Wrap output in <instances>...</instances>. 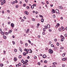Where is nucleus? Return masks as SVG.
I'll use <instances>...</instances> for the list:
<instances>
[{
	"label": "nucleus",
	"mask_w": 67,
	"mask_h": 67,
	"mask_svg": "<svg viewBox=\"0 0 67 67\" xmlns=\"http://www.w3.org/2000/svg\"><path fill=\"white\" fill-rule=\"evenodd\" d=\"M24 63L25 64V65H27L28 64L27 63V62H24Z\"/></svg>",
	"instance_id": "19"
},
{
	"label": "nucleus",
	"mask_w": 67,
	"mask_h": 67,
	"mask_svg": "<svg viewBox=\"0 0 67 67\" xmlns=\"http://www.w3.org/2000/svg\"><path fill=\"white\" fill-rule=\"evenodd\" d=\"M64 56H65V54L63 53V54H62V56H63V57H64Z\"/></svg>",
	"instance_id": "36"
},
{
	"label": "nucleus",
	"mask_w": 67,
	"mask_h": 67,
	"mask_svg": "<svg viewBox=\"0 0 67 67\" xmlns=\"http://www.w3.org/2000/svg\"><path fill=\"white\" fill-rule=\"evenodd\" d=\"M12 32V30H10V31H9V33H11Z\"/></svg>",
	"instance_id": "24"
},
{
	"label": "nucleus",
	"mask_w": 67,
	"mask_h": 67,
	"mask_svg": "<svg viewBox=\"0 0 67 67\" xmlns=\"http://www.w3.org/2000/svg\"><path fill=\"white\" fill-rule=\"evenodd\" d=\"M25 45L26 46H27V45H28V44H27V43H25Z\"/></svg>",
	"instance_id": "40"
},
{
	"label": "nucleus",
	"mask_w": 67,
	"mask_h": 67,
	"mask_svg": "<svg viewBox=\"0 0 67 67\" xmlns=\"http://www.w3.org/2000/svg\"><path fill=\"white\" fill-rule=\"evenodd\" d=\"M46 3H47V4H49V2H48L47 1Z\"/></svg>",
	"instance_id": "60"
},
{
	"label": "nucleus",
	"mask_w": 67,
	"mask_h": 67,
	"mask_svg": "<svg viewBox=\"0 0 67 67\" xmlns=\"http://www.w3.org/2000/svg\"><path fill=\"white\" fill-rule=\"evenodd\" d=\"M22 57V56L21 55H19V58H21Z\"/></svg>",
	"instance_id": "29"
},
{
	"label": "nucleus",
	"mask_w": 67,
	"mask_h": 67,
	"mask_svg": "<svg viewBox=\"0 0 67 67\" xmlns=\"http://www.w3.org/2000/svg\"><path fill=\"white\" fill-rule=\"evenodd\" d=\"M26 8L27 9H29V8H30V7H29V6H27Z\"/></svg>",
	"instance_id": "39"
},
{
	"label": "nucleus",
	"mask_w": 67,
	"mask_h": 67,
	"mask_svg": "<svg viewBox=\"0 0 67 67\" xmlns=\"http://www.w3.org/2000/svg\"><path fill=\"white\" fill-rule=\"evenodd\" d=\"M29 49H26V52H28V51H29Z\"/></svg>",
	"instance_id": "49"
},
{
	"label": "nucleus",
	"mask_w": 67,
	"mask_h": 67,
	"mask_svg": "<svg viewBox=\"0 0 67 67\" xmlns=\"http://www.w3.org/2000/svg\"><path fill=\"white\" fill-rule=\"evenodd\" d=\"M60 37L61 38H63V39L65 38V37H64L62 35Z\"/></svg>",
	"instance_id": "12"
},
{
	"label": "nucleus",
	"mask_w": 67,
	"mask_h": 67,
	"mask_svg": "<svg viewBox=\"0 0 67 67\" xmlns=\"http://www.w3.org/2000/svg\"><path fill=\"white\" fill-rule=\"evenodd\" d=\"M3 37L4 38V40H6L7 39V36H3Z\"/></svg>",
	"instance_id": "5"
},
{
	"label": "nucleus",
	"mask_w": 67,
	"mask_h": 67,
	"mask_svg": "<svg viewBox=\"0 0 67 67\" xmlns=\"http://www.w3.org/2000/svg\"><path fill=\"white\" fill-rule=\"evenodd\" d=\"M65 30H66V31L67 32V27H66L65 28Z\"/></svg>",
	"instance_id": "64"
},
{
	"label": "nucleus",
	"mask_w": 67,
	"mask_h": 67,
	"mask_svg": "<svg viewBox=\"0 0 67 67\" xmlns=\"http://www.w3.org/2000/svg\"><path fill=\"white\" fill-rule=\"evenodd\" d=\"M52 67H56V66L55 65H53L52 66Z\"/></svg>",
	"instance_id": "43"
},
{
	"label": "nucleus",
	"mask_w": 67,
	"mask_h": 67,
	"mask_svg": "<svg viewBox=\"0 0 67 67\" xmlns=\"http://www.w3.org/2000/svg\"><path fill=\"white\" fill-rule=\"evenodd\" d=\"M23 55L24 56H26V53L24 52Z\"/></svg>",
	"instance_id": "14"
},
{
	"label": "nucleus",
	"mask_w": 67,
	"mask_h": 67,
	"mask_svg": "<svg viewBox=\"0 0 67 67\" xmlns=\"http://www.w3.org/2000/svg\"><path fill=\"white\" fill-rule=\"evenodd\" d=\"M45 32H43L42 33V34L43 35H45Z\"/></svg>",
	"instance_id": "41"
},
{
	"label": "nucleus",
	"mask_w": 67,
	"mask_h": 67,
	"mask_svg": "<svg viewBox=\"0 0 67 67\" xmlns=\"http://www.w3.org/2000/svg\"><path fill=\"white\" fill-rule=\"evenodd\" d=\"M52 11L53 13H55V10L54 9H52Z\"/></svg>",
	"instance_id": "13"
},
{
	"label": "nucleus",
	"mask_w": 67,
	"mask_h": 67,
	"mask_svg": "<svg viewBox=\"0 0 67 67\" xmlns=\"http://www.w3.org/2000/svg\"><path fill=\"white\" fill-rule=\"evenodd\" d=\"M51 43H52V42L51 41H49V45H50Z\"/></svg>",
	"instance_id": "26"
},
{
	"label": "nucleus",
	"mask_w": 67,
	"mask_h": 67,
	"mask_svg": "<svg viewBox=\"0 0 67 67\" xmlns=\"http://www.w3.org/2000/svg\"><path fill=\"white\" fill-rule=\"evenodd\" d=\"M47 27V28H48V29H49L50 28V25L49 24H48Z\"/></svg>",
	"instance_id": "9"
},
{
	"label": "nucleus",
	"mask_w": 67,
	"mask_h": 67,
	"mask_svg": "<svg viewBox=\"0 0 67 67\" xmlns=\"http://www.w3.org/2000/svg\"><path fill=\"white\" fill-rule=\"evenodd\" d=\"M1 34H2V35H4V32H3V31H2L1 32Z\"/></svg>",
	"instance_id": "11"
},
{
	"label": "nucleus",
	"mask_w": 67,
	"mask_h": 67,
	"mask_svg": "<svg viewBox=\"0 0 67 67\" xmlns=\"http://www.w3.org/2000/svg\"><path fill=\"white\" fill-rule=\"evenodd\" d=\"M56 64V63H53V65H55Z\"/></svg>",
	"instance_id": "42"
},
{
	"label": "nucleus",
	"mask_w": 67,
	"mask_h": 67,
	"mask_svg": "<svg viewBox=\"0 0 67 67\" xmlns=\"http://www.w3.org/2000/svg\"><path fill=\"white\" fill-rule=\"evenodd\" d=\"M34 7H36V4H33Z\"/></svg>",
	"instance_id": "35"
},
{
	"label": "nucleus",
	"mask_w": 67,
	"mask_h": 67,
	"mask_svg": "<svg viewBox=\"0 0 67 67\" xmlns=\"http://www.w3.org/2000/svg\"><path fill=\"white\" fill-rule=\"evenodd\" d=\"M0 66L1 67H3V64H0Z\"/></svg>",
	"instance_id": "18"
},
{
	"label": "nucleus",
	"mask_w": 67,
	"mask_h": 67,
	"mask_svg": "<svg viewBox=\"0 0 67 67\" xmlns=\"http://www.w3.org/2000/svg\"><path fill=\"white\" fill-rule=\"evenodd\" d=\"M41 22H42V23L44 22V19H41Z\"/></svg>",
	"instance_id": "15"
},
{
	"label": "nucleus",
	"mask_w": 67,
	"mask_h": 67,
	"mask_svg": "<svg viewBox=\"0 0 67 67\" xmlns=\"http://www.w3.org/2000/svg\"><path fill=\"white\" fill-rule=\"evenodd\" d=\"M28 42H29V43H30V44H31V41H30V40H29L28 41Z\"/></svg>",
	"instance_id": "31"
},
{
	"label": "nucleus",
	"mask_w": 67,
	"mask_h": 67,
	"mask_svg": "<svg viewBox=\"0 0 67 67\" xmlns=\"http://www.w3.org/2000/svg\"><path fill=\"white\" fill-rule=\"evenodd\" d=\"M54 41H55V42H57V39H55Z\"/></svg>",
	"instance_id": "55"
},
{
	"label": "nucleus",
	"mask_w": 67,
	"mask_h": 67,
	"mask_svg": "<svg viewBox=\"0 0 67 67\" xmlns=\"http://www.w3.org/2000/svg\"><path fill=\"white\" fill-rule=\"evenodd\" d=\"M53 18H55V15H53Z\"/></svg>",
	"instance_id": "48"
},
{
	"label": "nucleus",
	"mask_w": 67,
	"mask_h": 67,
	"mask_svg": "<svg viewBox=\"0 0 67 67\" xmlns=\"http://www.w3.org/2000/svg\"><path fill=\"white\" fill-rule=\"evenodd\" d=\"M14 51L15 52H17V50L16 49H15Z\"/></svg>",
	"instance_id": "46"
},
{
	"label": "nucleus",
	"mask_w": 67,
	"mask_h": 67,
	"mask_svg": "<svg viewBox=\"0 0 67 67\" xmlns=\"http://www.w3.org/2000/svg\"><path fill=\"white\" fill-rule=\"evenodd\" d=\"M57 46H59V43H57Z\"/></svg>",
	"instance_id": "51"
},
{
	"label": "nucleus",
	"mask_w": 67,
	"mask_h": 67,
	"mask_svg": "<svg viewBox=\"0 0 67 67\" xmlns=\"http://www.w3.org/2000/svg\"><path fill=\"white\" fill-rule=\"evenodd\" d=\"M27 59H30V56H28L27 57Z\"/></svg>",
	"instance_id": "61"
},
{
	"label": "nucleus",
	"mask_w": 67,
	"mask_h": 67,
	"mask_svg": "<svg viewBox=\"0 0 67 67\" xmlns=\"http://www.w3.org/2000/svg\"><path fill=\"white\" fill-rule=\"evenodd\" d=\"M63 48H64V47H60V49H63Z\"/></svg>",
	"instance_id": "56"
},
{
	"label": "nucleus",
	"mask_w": 67,
	"mask_h": 67,
	"mask_svg": "<svg viewBox=\"0 0 67 67\" xmlns=\"http://www.w3.org/2000/svg\"><path fill=\"white\" fill-rule=\"evenodd\" d=\"M24 7H25L26 6V4H24L23 5Z\"/></svg>",
	"instance_id": "52"
},
{
	"label": "nucleus",
	"mask_w": 67,
	"mask_h": 67,
	"mask_svg": "<svg viewBox=\"0 0 67 67\" xmlns=\"http://www.w3.org/2000/svg\"><path fill=\"white\" fill-rule=\"evenodd\" d=\"M23 67H26V65H25L24 63L23 64Z\"/></svg>",
	"instance_id": "16"
},
{
	"label": "nucleus",
	"mask_w": 67,
	"mask_h": 67,
	"mask_svg": "<svg viewBox=\"0 0 67 67\" xmlns=\"http://www.w3.org/2000/svg\"><path fill=\"white\" fill-rule=\"evenodd\" d=\"M29 53H32V51L31 49H29Z\"/></svg>",
	"instance_id": "6"
},
{
	"label": "nucleus",
	"mask_w": 67,
	"mask_h": 67,
	"mask_svg": "<svg viewBox=\"0 0 67 67\" xmlns=\"http://www.w3.org/2000/svg\"><path fill=\"white\" fill-rule=\"evenodd\" d=\"M19 64H17L16 65V67H19Z\"/></svg>",
	"instance_id": "45"
},
{
	"label": "nucleus",
	"mask_w": 67,
	"mask_h": 67,
	"mask_svg": "<svg viewBox=\"0 0 67 67\" xmlns=\"http://www.w3.org/2000/svg\"><path fill=\"white\" fill-rule=\"evenodd\" d=\"M62 28L63 31H64V30H65V29H64V27H63V26H62Z\"/></svg>",
	"instance_id": "20"
},
{
	"label": "nucleus",
	"mask_w": 67,
	"mask_h": 67,
	"mask_svg": "<svg viewBox=\"0 0 67 67\" xmlns=\"http://www.w3.org/2000/svg\"><path fill=\"white\" fill-rule=\"evenodd\" d=\"M40 18H43V16H42V15H40Z\"/></svg>",
	"instance_id": "28"
},
{
	"label": "nucleus",
	"mask_w": 67,
	"mask_h": 67,
	"mask_svg": "<svg viewBox=\"0 0 67 67\" xmlns=\"http://www.w3.org/2000/svg\"><path fill=\"white\" fill-rule=\"evenodd\" d=\"M44 29H47V26H46V25L44 26Z\"/></svg>",
	"instance_id": "17"
},
{
	"label": "nucleus",
	"mask_w": 67,
	"mask_h": 67,
	"mask_svg": "<svg viewBox=\"0 0 67 67\" xmlns=\"http://www.w3.org/2000/svg\"><path fill=\"white\" fill-rule=\"evenodd\" d=\"M43 31L44 32H45V31H46V30H45V28H43Z\"/></svg>",
	"instance_id": "37"
},
{
	"label": "nucleus",
	"mask_w": 67,
	"mask_h": 67,
	"mask_svg": "<svg viewBox=\"0 0 67 67\" xmlns=\"http://www.w3.org/2000/svg\"><path fill=\"white\" fill-rule=\"evenodd\" d=\"M18 7H19L18 5H17L16 6V8H18Z\"/></svg>",
	"instance_id": "59"
},
{
	"label": "nucleus",
	"mask_w": 67,
	"mask_h": 67,
	"mask_svg": "<svg viewBox=\"0 0 67 67\" xmlns=\"http://www.w3.org/2000/svg\"><path fill=\"white\" fill-rule=\"evenodd\" d=\"M3 2L4 3H5V1L4 0L3 1Z\"/></svg>",
	"instance_id": "50"
},
{
	"label": "nucleus",
	"mask_w": 67,
	"mask_h": 67,
	"mask_svg": "<svg viewBox=\"0 0 67 67\" xmlns=\"http://www.w3.org/2000/svg\"><path fill=\"white\" fill-rule=\"evenodd\" d=\"M57 25L58 26H59V24L57 23Z\"/></svg>",
	"instance_id": "32"
},
{
	"label": "nucleus",
	"mask_w": 67,
	"mask_h": 67,
	"mask_svg": "<svg viewBox=\"0 0 67 67\" xmlns=\"http://www.w3.org/2000/svg\"><path fill=\"white\" fill-rule=\"evenodd\" d=\"M18 65L19 66H21V63H19L18 64Z\"/></svg>",
	"instance_id": "25"
},
{
	"label": "nucleus",
	"mask_w": 67,
	"mask_h": 67,
	"mask_svg": "<svg viewBox=\"0 0 67 67\" xmlns=\"http://www.w3.org/2000/svg\"><path fill=\"white\" fill-rule=\"evenodd\" d=\"M43 58H45L46 57V55L44 54L43 55Z\"/></svg>",
	"instance_id": "7"
},
{
	"label": "nucleus",
	"mask_w": 67,
	"mask_h": 67,
	"mask_svg": "<svg viewBox=\"0 0 67 67\" xmlns=\"http://www.w3.org/2000/svg\"><path fill=\"white\" fill-rule=\"evenodd\" d=\"M50 6L51 7H53V4H50Z\"/></svg>",
	"instance_id": "47"
},
{
	"label": "nucleus",
	"mask_w": 67,
	"mask_h": 67,
	"mask_svg": "<svg viewBox=\"0 0 67 67\" xmlns=\"http://www.w3.org/2000/svg\"><path fill=\"white\" fill-rule=\"evenodd\" d=\"M49 32H51L52 31V29H50L49 30Z\"/></svg>",
	"instance_id": "38"
},
{
	"label": "nucleus",
	"mask_w": 67,
	"mask_h": 67,
	"mask_svg": "<svg viewBox=\"0 0 67 67\" xmlns=\"http://www.w3.org/2000/svg\"><path fill=\"white\" fill-rule=\"evenodd\" d=\"M59 31H62V28H59Z\"/></svg>",
	"instance_id": "22"
},
{
	"label": "nucleus",
	"mask_w": 67,
	"mask_h": 67,
	"mask_svg": "<svg viewBox=\"0 0 67 67\" xmlns=\"http://www.w3.org/2000/svg\"><path fill=\"white\" fill-rule=\"evenodd\" d=\"M14 60H17V58L16 57H15L14 59Z\"/></svg>",
	"instance_id": "23"
},
{
	"label": "nucleus",
	"mask_w": 67,
	"mask_h": 67,
	"mask_svg": "<svg viewBox=\"0 0 67 67\" xmlns=\"http://www.w3.org/2000/svg\"><path fill=\"white\" fill-rule=\"evenodd\" d=\"M59 9H63V7L62 6H59Z\"/></svg>",
	"instance_id": "8"
},
{
	"label": "nucleus",
	"mask_w": 67,
	"mask_h": 67,
	"mask_svg": "<svg viewBox=\"0 0 67 67\" xmlns=\"http://www.w3.org/2000/svg\"><path fill=\"white\" fill-rule=\"evenodd\" d=\"M21 22H23L24 21V19H22L21 20Z\"/></svg>",
	"instance_id": "62"
},
{
	"label": "nucleus",
	"mask_w": 67,
	"mask_h": 67,
	"mask_svg": "<svg viewBox=\"0 0 67 67\" xmlns=\"http://www.w3.org/2000/svg\"><path fill=\"white\" fill-rule=\"evenodd\" d=\"M66 60V59L65 58H64L62 59V60L65 61Z\"/></svg>",
	"instance_id": "10"
},
{
	"label": "nucleus",
	"mask_w": 67,
	"mask_h": 67,
	"mask_svg": "<svg viewBox=\"0 0 67 67\" xmlns=\"http://www.w3.org/2000/svg\"><path fill=\"white\" fill-rule=\"evenodd\" d=\"M26 33H29V31H26Z\"/></svg>",
	"instance_id": "53"
},
{
	"label": "nucleus",
	"mask_w": 67,
	"mask_h": 67,
	"mask_svg": "<svg viewBox=\"0 0 67 67\" xmlns=\"http://www.w3.org/2000/svg\"><path fill=\"white\" fill-rule=\"evenodd\" d=\"M12 42L13 44H15V42H14V41H12Z\"/></svg>",
	"instance_id": "34"
},
{
	"label": "nucleus",
	"mask_w": 67,
	"mask_h": 67,
	"mask_svg": "<svg viewBox=\"0 0 67 67\" xmlns=\"http://www.w3.org/2000/svg\"><path fill=\"white\" fill-rule=\"evenodd\" d=\"M51 46L52 47H54V46L53 44H51Z\"/></svg>",
	"instance_id": "33"
},
{
	"label": "nucleus",
	"mask_w": 67,
	"mask_h": 67,
	"mask_svg": "<svg viewBox=\"0 0 67 67\" xmlns=\"http://www.w3.org/2000/svg\"><path fill=\"white\" fill-rule=\"evenodd\" d=\"M65 37H67V34H65Z\"/></svg>",
	"instance_id": "44"
},
{
	"label": "nucleus",
	"mask_w": 67,
	"mask_h": 67,
	"mask_svg": "<svg viewBox=\"0 0 67 67\" xmlns=\"http://www.w3.org/2000/svg\"><path fill=\"white\" fill-rule=\"evenodd\" d=\"M21 63H24V60H23V59L21 61Z\"/></svg>",
	"instance_id": "27"
},
{
	"label": "nucleus",
	"mask_w": 67,
	"mask_h": 67,
	"mask_svg": "<svg viewBox=\"0 0 67 67\" xmlns=\"http://www.w3.org/2000/svg\"><path fill=\"white\" fill-rule=\"evenodd\" d=\"M31 9H34V6L33 5H32L31 7Z\"/></svg>",
	"instance_id": "21"
},
{
	"label": "nucleus",
	"mask_w": 67,
	"mask_h": 67,
	"mask_svg": "<svg viewBox=\"0 0 67 67\" xmlns=\"http://www.w3.org/2000/svg\"><path fill=\"white\" fill-rule=\"evenodd\" d=\"M47 61L46 60H45L44 62V63H47Z\"/></svg>",
	"instance_id": "58"
},
{
	"label": "nucleus",
	"mask_w": 67,
	"mask_h": 67,
	"mask_svg": "<svg viewBox=\"0 0 67 67\" xmlns=\"http://www.w3.org/2000/svg\"><path fill=\"white\" fill-rule=\"evenodd\" d=\"M11 26L12 27V28H13L14 27V24L13 23H12L11 24Z\"/></svg>",
	"instance_id": "2"
},
{
	"label": "nucleus",
	"mask_w": 67,
	"mask_h": 67,
	"mask_svg": "<svg viewBox=\"0 0 67 67\" xmlns=\"http://www.w3.org/2000/svg\"><path fill=\"white\" fill-rule=\"evenodd\" d=\"M49 52L50 54H53V50L51 49H49Z\"/></svg>",
	"instance_id": "1"
},
{
	"label": "nucleus",
	"mask_w": 67,
	"mask_h": 67,
	"mask_svg": "<svg viewBox=\"0 0 67 67\" xmlns=\"http://www.w3.org/2000/svg\"><path fill=\"white\" fill-rule=\"evenodd\" d=\"M64 41V39L62 38L61 40V42H63Z\"/></svg>",
	"instance_id": "54"
},
{
	"label": "nucleus",
	"mask_w": 67,
	"mask_h": 67,
	"mask_svg": "<svg viewBox=\"0 0 67 67\" xmlns=\"http://www.w3.org/2000/svg\"><path fill=\"white\" fill-rule=\"evenodd\" d=\"M34 58V59H36V56H35Z\"/></svg>",
	"instance_id": "63"
},
{
	"label": "nucleus",
	"mask_w": 67,
	"mask_h": 67,
	"mask_svg": "<svg viewBox=\"0 0 67 67\" xmlns=\"http://www.w3.org/2000/svg\"><path fill=\"white\" fill-rule=\"evenodd\" d=\"M48 49V48H47V47L45 48V50L46 51H47V50Z\"/></svg>",
	"instance_id": "30"
},
{
	"label": "nucleus",
	"mask_w": 67,
	"mask_h": 67,
	"mask_svg": "<svg viewBox=\"0 0 67 67\" xmlns=\"http://www.w3.org/2000/svg\"><path fill=\"white\" fill-rule=\"evenodd\" d=\"M25 13L26 15H28L29 14V12L27 11H26L25 12Z\"/></svg>",
	"instance_id": "3"
},
{
	"label": "nucleus",
	"mask_w": 67,
	"mask_h": 67,
	"mask_svg": "<svg viewBox=\"0 0 67 67\" xmlns=\"http://www.w3.org/2000/svg\"><path fill=\"white\" fill-rule=\"evenodd\" d=\"M42 4H45V3L43 2H42Z\"/></svg>",
	"instance_id": "57"
},
{
	"label": "nucleus",
	"mask_w": 67,
	"mask_h": 67,
	"mask_svg": "<svg viewBox=\"0 0 67 67\" xmlns=\"http://www.w3.org/2000/svg\"><path fill=\"white\" fill-rule=\"evenodd\" d=\"M56 12L57 13H59V10L58 9H56L55 10Z\"/></svg>",
	"instance_id": "4"
}]
</instances>
